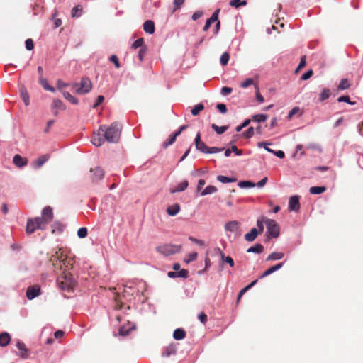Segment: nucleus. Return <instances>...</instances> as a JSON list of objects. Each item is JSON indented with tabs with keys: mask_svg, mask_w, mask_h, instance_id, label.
I'll return each mask as SVG.
<instances>
[{
	"mask_svg": "<svg viewBox=\"0 0 363 363\" xmlns=\"http://www.w3.org/2000/svg\"><path fill=\"white\" fill-rule=\"evenodd\" d=\"M99 131L108 142L117 143L121 136V125L118 123L114 122L109 127L100 126Z\"/></svg>",
	"mask_w": 363,
	"mask_h": 363,
	"instance_id": "nucleus-1",
	"label": "nucleus"
},
{
	"mask_svg": "<svg viewBox=\"0 0 363 363\" xmlns=\"http://www.w3.org/2000/svg\"><path fill=\"white\" fill-rule=\"evenodd\" d=\"M43 218H28L27 220L26 231L28 235L33 233L36 230H44L45 225L43 224Z\"/></svg>",
	"mask_w": 363,
	"mask_h": 363,
	"instance_id": "nucleus-2",
	"label": "nucleus"
},
{
	"mask_svg": "<svg viewBox=\"0 0 363 363\" xmlns=\"http://www.w3.org/2000/svg\"><path fill=\"white\" fill-rule=\"evenodd\" d=\"M73 88L75 89L77 94L83 95L91 91L92 84L89 78L84 77L79 83H75L73 85Z\"/></svg>",
	"mask_w": 363,
	"mask_h": 363,
	"instance_id": "nucleus-3",
	"label": "nucleus"
},
{
	"mask_svg": "<svg viewBox=\"0 0 363 363\" xmlns=\"http://www.w3.org/2000/svg\"><path fill=\"white\" fill-rule=\"evenodd\" d=\"M182 246L181 245L166 244L158 246L157 251L164 256L174 255L182 251Z\"/></svg>",
	"mask_w": 363,
	"mask_h": 363,
	"instance_id": "nucleus-4",
	"label": "nucleus"
},
{
	"mask_svg": "<svg viewBox=\"0 0 363 363\" xmlns=\"http://www.w3.org/2000/svg\"><path fill=\"white\" fill-rule=\"evenodd\" d=\"M57 284L61 289L69 291L74 287V281L71 276L64 274L57 279Z\"/></svg>",
	"mask_w": 363,
	"mask_h": 363,
	"instance_id": "nucleus-5",
	"label": "nucleus"
},
{
	"mask_svg": "<svg viewBox=\"0 0 363 363\" xmlns=\"http://www.w3.org/2000/svg\"><path fill=\"white\" fill-rule=\"evenodd\" d=\"M266 226L269 236L272 238L279 237L280 230L279 225L274 220L267 219L266 220Z\"/></svg>",
	"mask_w": 363,
	"mask_h": 363,
	"instance_id": "nucleus-6",
	"label": "nucleus"
},
{
	"mask_svg": "<svg viewBox=\"0 0 363 363\" xmlns=\"http://www.w3.org/2000/svg\"><path fill=\"white\" fill-rule=\"evenodd\" d=\"M38 218H43V224L46 226L53 218V212L50 206H45L42 211V215Z\"/></svg>",
	"mask_w": 363,
	"mask_h": 363,
	"instance_id": "nucleus-7",
	"label": "nucleus"
},
{
	"mask_svg": "<svg viewBox=\"0 0 363 363\" xmlns=\"http://www.w3.org/2000/svg\"><path fill=\"white\" fill-rule=\"evenodd\" d=\"M91 174V180L94 182H99L104 178V172L100 167H95L94 168L90 169Z\"/></svg>",
	"mask_w": 363,
	"mask_h": 363,
	"instance_id": "nucleus-8",
	"label": "nucleus"
},
{
	"mask_svg": "<svg viewBox=\"0 0 363 363\" xmlns=\"http://www.w3.org/2000/svg\"><path fill=\"white\" fill-rule=\"evenodd\" d=\"M194 143L196 150L200 151L201 152L207 153V150L208 149V147L201 140V133L199 132L197 133L195 139H194Z\"/></svg>",
	"mask_w": 363,
	"mask_h": 363,
	"instance_id": "nucleus-9",
	"label": "nucleus"
},
{
	"mask_svg": "<svg viewBox=\"0 0 363 363\" xmlns=\"http://www.w3.org/2000/svg\"><path fill=\"white\" fill-rule=\"evenodd\" d=\"M40 288L39 286L35 285V286H29L26 291V297L29 300H32V299L35 298V297H37L40 294Z\"/></svg>",
	"mask_w": 363,
	"mask_h": 363,
	"instance_id": "nucleus-10",
	"label": "nucleus"
},
{
	"mask_svg": "<svg viewBox=\"0 0 363 363\" xmlns=\"http://www.w3.org/2000/svg\"><path fill=\"white\" fill-rule=\"evenodd\" d=\"M219 12H220V9H216L213 13L211 16L208 19L206 20V22L203 28V31H207L213 23L218 21Z\"/></svg>",
	"mask_w": 363,
	"mask_h": 363,
	"instance_id": "nucleus-11",
	"label": "nucleus"
},
{
	"mask_svg": "<svg viewBox=\"0 0 363 363\" xmlns=\"http://www.w3.org/2000/svg\"><path fill=\"white\" fill-rule=\"evenodd\" d=\"M300 208L299 197L298 196H293L290 198L289 201V210L298 211Z\"/></svg>",
	"mask_w": 363,
	"mask_h": 363,
	"instance_id": "nucleus-12",
	"label": "nucleus"
},
{
	"mask_svg": "<svg viewBox=\"0 0 363 363\" xmlns=\"http://www.w3.org/2000/svg\"><path fill=\"white\" fill-rule=\"evenodd\" d=\"M189 272L186 269H182L179 270V272H169L167 273V276L169 278H186L188 277Z\"/></svg>",
	"mask_w": 363,
	"mask_h": 363,
	"instance_id": "nucleus-13",
	"label": "nucleus"
},
{
	"mask_svg": "<svg viewBox=\"0 0 363 363\" xmlns=\"http://www.w3.org/2000/svg\"><path fill=\"white\" fill-rule=\"evenodd\" d=\"M49 159L48 155H43L38 157L35 162L33 163V167L34 169L40 168Z\"/></svg>",
	"mask_w": 363,
	"mask_h": 363,
	"instance_id": "nucleus-14",
	"label": "nucleus"
},
{
	"mask_svg": "<svg viewBox=\"0 0 363 363\" xmlns=\"http://www.w3.org/2000/svg\"><path fill=\"white\" fill-rule=\"evenodd\" d=\"M16 347L21 351L19 354L22 358L26 359L28 357V351L26 347V345L21 340H17Z\"/></svg>",
	"mask_w": 363,
	"mask_h": 363,
	"instance_id": "nucleus-15",
	"label": "nucleus"
},
{
	"mask_svg": "<svg viewBox=\"0 0 363 363\" xmlns=\"http://www.w3.org/2000/svg\"><path fill=\"white\" fill-rule=\"evenodd\" d=\"M13 162L16 167L21 168L27 164V159L19 155H16L13 158Z\"/></svg>",
	"mask_w": 363,
	"mask_h": 363,
	"instance_id": "nucleus-16",
	"label": "nucleus"
},
{
	"mask_svg": "<svg viewBox=\"0 0 363 363\" xmlns=\"http://www.w3.org/2000/svg\"><path fill=\"white\" fill-rule=\"evenodd\" d=\"M143 27L145 32L148 34H152L155 32V23L151 20L145 21Z\"/></svg>",
	"mask_w": 363,
	"mask_h": 363,
	"instance_id": "nucleus-17",
	"label": "nucleus"
},
{
	"mask_svg": "<svg viewBox=\"0 0 363 363\" xmlns=\"http://www.w3.org/2000/svg\"><path fill=\"white\" fill-rule=\"evenodd\" d=\"M238 225H239V223L238 221L232 220V221L228 222L225 225V230L227 232L234 233L238 230Z\"/></svg>",
	"mask_w": 363,
	"mask_h": 363,
	"instance_id": "nucleus-18",
	"label": "nucleus"
},
{
	"mask_svg": "<svg viewBox=\"0 0 363 363\" xmlns=\"http://www.w3.org/2000/svg\"><path fill=\"white\" fill-rule=\"evenodd\" d=\"M10 340H11V336L8 333L4 332L0 334V346L1 347H6V345H8Z\"/></svg>",
	"mask_w": 363,
	"mask_h": 363,
	"instance_id": "nucleus-19",
	"label": "nucleus"
},
{
	"mask_svg": "<svg viewBox=\"0 0 363 363\" xmlns=\"http://www.w3.org/2000/svg\"><path fill=\"white\" fill-rule=\"evenodd\" d=\"M282 267H283V263L277 264L276 265L269 268L264 272H263V274L260 276V278H263L264 277H267V276L272 274L273 272L281 269Z\"/></svg>",
	"mask_w": 363,
	"mask_h": 363,
	"instance_id": "nucleus-20",
	"label": "nucleus"
},
{
	"mask_svg": "<svg viewBox=\"0 0 363 363\" xmlns=\"http://www.w3.org/2000/svg\"><path fill=\"white\" fill-rule=\"evenodd\" d=\"M186 337V332L182 328H177L174 331L173 337L176 340H182Z\"/></svg>",
	"mask_w": 363,
	"mask_h": 363,
	"instance_id": "nucleus-21",
	"label": "nucleus"
},
{
	"mask_svg": "<svg viewBox=\"0 0 363 363\" xmlns=\"http://www.w3.org/2000/svg\"><path fill=\"white\" fill-rule=\"evenodd\" d=\"M52 233L60 234L64 230L65 226L60 222H55L52 225Z\"/></svg>",
	"mask_w": 363,
	"mask_h": 363,
	"instance_id": "nucleus-22",
	"label": "nucleus"
},
{
	"mask_svg": "<svg viewBox=\"0 0 363 363\" xmlns=\"http://www.w3.org/2000/svg\"><path fill=\"white\" fill-rule=\"evenodd\" d=\"M176 351V346L174 345H170L164 350L162 355V357H169L170 355L175 354Z\"/></svg>",
	"mask_w": 363,
	"mask_h": 363,
	"instance_id": "nucleus-23",
	"label": "nucleus"
},
{
	"mask_svg": "<svg viewBox=\"0 0 363 363\" xmlns=\"http://www.w3.org/2000/svg\"><path fill=\"white\" fill-rule=\"evenodd\" d=\"M189 186V183L187 181H184L179 183L174 189L171 190V193L174 194L176 192H182L184 191Z\"/></svg>",
	"mask_w": 363,
	"mask_h": 363,
	"instance_id": "nucleus-24",
	"label": "nucleus"
},
{
	"mask_svg": "<svg viewBox=\"0 0 363 363\" xmlns=\"http://www.w3.org/2000/svg\"><path fill=\"white\" fill-rule=\"evenodd\" d=\"M180 211V206L179 204L176 203L172 206H170L167 209V213L168 215L171 216H176Z\"/></svg>",
	"mask_w": 363,
	"mask_h": 363,
	"instance_id": "nucleus-25",
	"label": "nucleus"
},
{
	"mask_svg": "<svg viewBox=\"0 0 363 363\" xmlns=\"http://www.w3.org/2000/svg\"><path fill=\"white\" fill-rule=\"evenodd\" d=\"M212 129L218 135H221L225 133L228 128V125L218 126L214 123L211 125Z\"/></svg>",
	"mask_w": 363,
	"mask_h": 363,
	"instance_id": "nucleus-26",
	"label": "nucleus"
},
{
	"mask_svg": "<svg viewBox=\"0 0 363 363\" xmlns=\"http://www.w3.org/2000/svg\"><path fill=\"white\" fill-rule=\"evenodd\" d=\"M39 82L45 90L52 92L55 91V88L49 85L48 82L46 79H44L43 77H39Z\"/></svg>",
	"mask_w": 363,
	"mask_h": 363,
	"instance_id": "nucleus-27",
	"label": "nucleus"
},
{
	"mask_svg": "<svg viewBox=\"0 0 363 363\" xmlns=\"http://www.w3.org/2000/svg\"><path fill=\"white\" fill-rule=\"evenodd\" d=\"M284 254L283 252H272V254H270L267 258V261H271V260H279V259H281L284 257Z\"/></svg>",
	"mask_w": 363,
	"mask_h": 363,
	"instance_id": "nucleus-28",
	"label": "nucleus"
},
{
	"mask_svg": "<svg viewBox=\"0 0 363 363\" xmlns=\"http://www.w3.org/2000/svg\"><path fill=\"white\" fill-rule=\"evenodd\" d=\"M326 191L325 186H312L309 189L311 194H320Z\"/></svg>",
	"mask_w": 363,
	"mask_h": 363,
	"instance_id": "nucleus-29",
	"label": "nucleus"
},
{
	"mask_svg": "<svg viewBox=\"0 0 363 363\" xmlns=\"http://www.w3.org/2000/svg\"><path fill=\"white\" fill-rule=\"evenodd\" d=\"M63 96L72 104H78L79 101L68 91H63Z\"/></svg>",
	"mask_w": 363,
	"mask_h": 363,
	"instance_id": "nucleus-30",
	"label": "nucleus"
},
{
	"mask_svg": "<svg viewBox=\"0 0 363 363\" xmlns=\"http://www.w3.org/2000/svg\"><path fill=\"white\" fill-rule=\"evenodd\" d=\"M217 180L223 184L231 183L236 181L235 178L228 177L226 176L218 175L217 177Z\"/></svg>",
	"mask_w": 363,
	"mask_h": 363,
	"instance_id": "nucleus-31",
	"label": "nucleus"
},
{
	"mask_svg": "<svg viewBox=\"0 0 363 363\" xmlns=\"http://www.w3.org/2000/svg\"><path fill=\"white\" fill-rule=\"evenodd\" d=\"M216 191L217 188L216 186L209 185L203 190V191L201 193V195L203 196L208 194H212Z\"/></svg>",
	"mask_w": 363,
	"mask_h": 363,
	"instance_id": "nucleus-32",
	"label": "nucleus"
},
{
	"mask_svg": "<svg viewBox=\"0 0 363 363\" xmlns=\"http://www.w3.org/2000/svg\"><path fill=\"white\" fill-rule=\"evenodd\" d=\"M229 4L231 6L238 9L241 6H246L247 4V0H242V1H241V0H230Z\"/></svg>",
	"mask_w": 363,
	"mask_h": 363,
	"instance_id": "nucleus-33",
	"label": "nucleus"
},
{
	"mask_svg": "<svg viewBox=\"0 0 363 363\" xmlns=\"http://www.w3.org/2000/svg\"><path fill=\"white\" fill-rule=\"evenodd\" d=\"M91 143L96 147L101 146L104 143V139L101 137L100 134L95 135L92 139Z\"/></svg>",
	"mask_w": 363,
	"mask_h": 363,
	"instance_id": "nucleus-34",
	"label": "nucleus"
},
{
	"mask_svg": "<svg viewBox=\"0 0 363 363\" xmlns=\"http://www.w3.org/2000/svg\"><path fill=\"white\" fill-rule=\"evenodd\" d=\"M204 109L203 104H198L195 105L191 110V113L193 116H197L200 111Z\"/></svg>",
	"mask_w": 363,
	"mask_h": 363,
	"instance_id": "nucleus-35",
	"label": "nucleus"
},
{
	"mask_svg": "<svg viewBox=\"0 0 363 363\" xmlns=\"http://www.w3.org/2000/svg\"><path fill=\"white\" fill-rule=\"evenodd\" d=\"M21 96L25 105L28 106L30 104V98L29 94L26 89H22L21 90Z\"/></svg>",
	"mask_w": 363,
	"mask_h": 363,
	"instance_id": "nucleus-36",
	"label": "nucleus"
},
{
	"mask_svg": "<svg viewBox=\"0 0 363 363\" xmlns=\"http://www.w3.org/2000/svg\"><path fill=\"white\" fill-rule=\"evenodd\" d=\"M350 83L347 79H343L341 80L340 83L339 84L337 89L339 90H345L350 87Z\"/></svg>",
	"mask_w": 363,
	"mask_h": 363,
	"instance_id": "nucleus-37",
	"label": "nucleus"
},
{
	"mask_svg": "<svg viewBox=\"0 0 363 363\" xmlns=\"http://www.w3.org/2000/svg\"><path fill=\"white\" fill-rule=\"evenodd\" d=\"M331 95L330 91L328 89H323L319 98L320 101H323L328 99Z\"/></svg>",
	"mask_w": 363,
	"mask_h": 363,
	"instance_id": "nucleus-38",
	"label": "nucleus"
},
{
	"mask_svg": "<svg viewBox=\"0 0 363 363\" xmlns=\"http://www.w3.org/2000/svg\"><path fill=\"white\" fill-rule=\"evenodd\" d=\"M306 65V56L303 55L301 57L298 66L295 70V73L297 74L301 69L305 67Z\"/></svg>",
	"mask_w": 363,
	"mask_h": 363,
	"instance_id": "nucleus-39",
	"label": "nucleus"
},
{
	"mask_svg": "<svg viewBox=\"0 0 363 363\" xmlns=\"http://www.w3.org/2000/svg\"><path fill=\"white\" fill-rule=\"evenodd\" d=\"M82 13V8L80 6H76L72 9V17H79Z\"/></svg>",
	"mask_w": 363,
	"mask_h": 363,
	"instance_id": "nucleus-40",
	"label": "nucleus"
},
{
	"mask_svg": "<svg viewBox=\"0 0 363 363\" xmlns=\"http://www.w3.org/2000/svg\"><path fill=\"white\" fill-rule=\"evenodd\" d=\"M268 180V178L267 177H264L261 181H259L257 183L252 182H251V188L252 187H258V188H262L267 183Z\"/></svg>",
	"mask_w": 363,
	"mask_h": 363,
	"instance_id": "nucleus-41",
	"label": "nucleus"
},
{
	"mask_svg": "<svg viewBox=\"0 0 363 363\" xmlns=\"http://www.w3.org/2000/svg\"><path fill=\"white\" fill-rule=\"evenodd\" d=\"M52 108H57V109H65V108L62 101L60 99H55L53 101Z\"/></svg>",
	"mask_w": 363,
	"mask_h": 363,
	"instance_id": "nucleus-42",
	"label": "nucleus"
},
{
	"mask_svg": "<svg viewBox=\"0 0 363 363\" xmlns=\"http://www.w3.org/2000/svg\"><path fill=\"white\" fill-rule=\"evenodd\" d=\"M230 55L228 52H224L222 54L220 58V62L222 65H226L229 61Z\"/></svg>",
	"mask_w": 363,
	"mask_h": 363,
	"instance_id": "nucleus-43",
	"label": "nucleus"
},
{
	"mask_svg": "<svg viewBox=\"0 0 363 363\" xmlns=\"http://www.w3.org/2000/svg\"><path fill=\"white\" fill-rule=\"evenodd\" d=\"M255 97L256 100L259 104H262L264 101V97L262 96V94L259 93V91L258 89V87L256 84H255Z\"/></svg>",
	"mask_w": 363,
	"mask_h": 363,
	"instance_id": "nucleus-44",
	"label": "nucleus"
},
{
	"mask_svg": "<svg viewBox=\"0 0 363 363\" xmlns=\"http://www.w3.org/2000/svg\"><path fill=\"white\" fill-rule=\"evenodd\" d=\"M88 230L85 227L80 228L77 231V235L80 238H84L87 236Z\"/></svg>",
	"mask_w": 363,
	"mask_h": 363,
	"instance_id": "nucleus-45",
	"label": "nucleus"
},
{
	"mask_svg": "<svg viewBox=\"0 0 363 363\" xmlns=\"http://www.w3.org/2000/svg\"><path fill=\"white\" fill-rule=\"evenodd\" d=\"M267 118V115L264 114H257L253 116V121L256 122H264Z\"/></svg>",
	"mask_w": 363,
	"mask_h": 363,
	"instance_id": "nucleus-46",
	"label": "nucleus"
},
{
	"mask_svg": "<svg viewBox=\"0 0 363 363\" xmlns=\"http://www.w3.org/2000/svg\"><path fill=\"white\" fill-rule=\"evenodd\" d=\"M184 1L185 0H174V8L172 9V12H175L179 9Z\"/></svg>",
	"mask_w": 363,
	"mask_h": 363,
	"instance_id": "nucleus-47",
	"label": "nucleus"
},
{
	"mask_svg": "<svg viewBox=\"0 0 363 363\" xmlns=\"http://www.w3.org/2000/svg\"><path fill=\"white\" fill-rule=\"evenodd\" d=\"M198 254L196 252H191L187 255V257L184 259L186 263H189L194 261L197 258Z\"/></svg>",
	"mask_w": 363,
	"mask_h": 363,
	"instance_id": "nucleus-48",
	"label": "nucleus"
},
{
	"mask_svg": "<svg viewBox=\"0 0 363 363\" xmlns=\"http://www.w3.org/2000/svg\"><path fill=\"white\" fill-rule=\"evenodd\" d=\"M264 250V247L261 244H256L251 247V252L261 253Z\"/></svg>",
	"mask_w": 363,
	"mask_h": 363,
	"instance_id": "nucleus-49",
	"label": "nucleus"
},
{
	"mask_svg": "<svg viewBox=\"0 0 363 363\" xmlns=\"http://www.w3.org/2000/svg\"><path fill=\"white\" fill-rule=\"evenodd\" d=\"M248 125H250V118H246L240 125L237 126L235 130L237 132H240L242 128L247 127Z\"/></svg>",
	"mask_w": 363,
	"mask_h": 363,
	"instance_id": "nucleus-50",
	"label": "nucleus"
},
{
	"mask_svg": "<svg viewBox=\"0 0 363 363\" xmlns=\"http://www.w3.org/2000/svg\"><path fill=\"white\" fill-rule=\"evenodd\" d=\"M223 150H224V148H222V147H208L206 154L217 153V152H222Z\"/></svg>",
	"mask_w": 363,
	"mask_h": 363,
	"instance_id": "nucleus-51",
	"label": "nucleus"
},
{
	"mask_svg": "<svg viewBox=\"0 0 363 363\" xmlns=\"http://www.w3.org/2000/svg\"><path fill=\"white\" fill-rule=\"evenodd\" d=\"M250 290V284L245 286L238 294V298H237V303H238L240 299L243 296L244 294H245L247 291Z\"/></svg>",
	"mask_w": 363,
	"mask_h": 363,
	"instance_id": "nucleus-52",
	"label": "nucleus"
},
{
	"mask_svg": "<svg viewBox=\"0 0 363 363\" xmlns=\"http://www.w3.org/2000/svg\"><path fill=\"white\" fill-rule=\"evenodd\" d=\"M337 101L338 102H346V103H348L350 104H354L355 102H352L350 99V97L348 96H340L338 99H337Z\"/></svg>",
	"mask_w": 363,
	"mask_h": 363,
	"instance_id": "nucleus-53",
	"label": "nucleus"
},
{
	"mask_svg": "<svg viewBox=\"0 0 363 363\" xmlns=\"http://www.w3.org/2000/svg\"><path fill=\"white\" fill-rule=\"evenodd\" d=\"M110 61L114 64L116 68H119L121 67V64L118 61V57L115 55H113L109 58Z\"/></svg>",
	"mask_w": 363,
	"mask_h": 363,
	"instance_id": "nucleus-54",
	"label": "nucleus"
},
{
	"mask_svg": "<svg viewBox=\"0 0 363 363\" xmlns=\"http://www.w3.org/2000/svg\"><path fill=\"white\" fill-rule=\"evenodd\" d=\"M144 43V40L143 38H139V39H137L136 40L134 41V43H133L132 45V48H140L141 47Z\"/></svg>",
	"mask_w": 363,
	"mask_h": 363,
	"instance_id": "nucleus-55",
	"label": "nucleus"
},
{
	"mask_svg": "<svg viewBox=\"0 0 363 363\" xmlns=\"http://www.w3.org/2000/svg\"><path fill=\"white\" fill-rule=\"evenodd\" d=\"M25 45H26V48L28 50H31L33 49L34 48V45H33V41L32 39L30 38H28L27 39L26 41H25Z\"/></svg>",
	"mask_w": 363,
	"mask_h": 363,
	"instance_id": "nucleus-56",
	"label": "nucleus"
},
{
	"mask_svg": "<svg viewBox=\"0 0 363 363\" xmlns=\"http://www.w3.org/2000/svg\"><path fill=\"white\" fill-rule=\"evenodd\" d=\"M175 136H171L169 140H167L163 143V147L164 148L167 147L168 146L172 145L175 142Z\"/></svg>",
	"mask_w": 363,
	"mask_h": 363,
	"instance_id": "nucleus-57",
	"label": "nucleus"
},
{
	"mask_svg": "<svg viewBox=\"0 0 363 363\" xmlns=\"http://www.w3.org/2000/svg\"><path fill=\"white\" fill-rule=\"evenodd\" d=\"M232 91H233L232 88H230L228 86H224L221 89L220 94L223 96H227V95L230 94L232 92Z\"/></svg>",
	"mask_w": 363,
	"mask_h": 363,
	"instance_id": "nucleus-58",
	"label": "nucleus"
},
{
	"mask_svg": "<svg viewBox=\"0 0 363 363\" xmlns=\"http://www.w3.org/2000/svg\"><path fill=\"white\" fill-rule=\"evenodd\" d=\"M313 74V72L312 69H309L308 71H307L306 73H304L302 76H301V79L302 80H307L309 78H311Z\"/></svg>",
	"mask_w": 363,
	"mask_h": 363,
	"instance_id": "nucleus-59",
	"label": "nucleus"
},
{
	"mask_svg": "<svg viewBox=\"0 0 363 363\" xmlns=\"http://www.w3.org/2000/svg\"><path fill=\"white\" fill-rule=\"evenodd\" d=\"M189 240L190 241H191L192 242H194V243H195V244H196V245H199V246H203V245H204V242H203V240H201L196 239V238H194V237L190 236V237L189 238Z\"/></svg>",
	"mask_w": 363,
	"mask_h": 363,
	"instance_id": "nucleus-60",
	"label": "nucleus"
},
{
	"mask_svg": "<svg viewBox=\"0 0 363 363\" xmlns=\"http://www.w3.org/2000/svg\"><path fill=\"white\" fill-rule=\"evenodd\" d=\"M216 108L222 113H225L227 112V107L224 104H217Z\"/></svg>",
	"mask_w": 363,
	"mask_h": 363,
	"instance_id": "nucleus-61",
	"label": "nucleus"
},
{
	"mask_svg": "<svg viewBox=\"0 0 363 363\" xmlns=\"http://www.w3.org/2000/svg\"><path fill=\"white\" fill-rule=\"evenodd\" d=\"M259 233H260L257 228L251 229V241H253L257 237Z\"/></svg>",
	"mask_w": 363,
	"mask_h": 363,
	"instance_id": "nucleus-62",
	"label": "nucleus"
},
{
	"mask_svg": "<svg viewBox=\"0 0 363 363\" xmlns=\"http://www.w3.org/2000/svg\"><path fill=\"white\" fill-rule=\"evenodd\" d=\"M203 15V12L201 11H196L193 13L191 18L193 21H196L199 18H201Z\"/></svg>",
	"mask_w": 363,
	"mask_h": 363,
	"instance_id": "nucleus-63",
	"label": "nucleus"
},
{
	"mask_svg": "<svg viewBox=\"0 0 363 363\" xmlns=\"http://www.w3.org/2000/svg\"><path fill=\"white\" fill-rule=\"evenodd\" d=\"M198 318L203 324L206 323V322L207 321V315L204 313H201L198 315Z\"/></svg>",
	"mask_w": 363,
	"mask_h": 363,
	"instance_id": "nucleus-64",
	"label": "nucleus"
}]
</instances>
